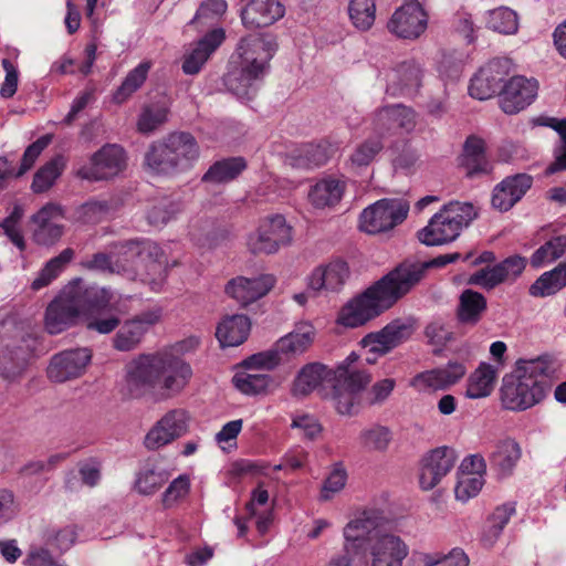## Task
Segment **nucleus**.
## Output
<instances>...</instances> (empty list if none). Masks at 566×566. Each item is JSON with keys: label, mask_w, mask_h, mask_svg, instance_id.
I'll return each mask as SVG.
<instances>
[{"label": "nucleus", "mask_w": 566, "mask_h": 566, "mask_svg": "<svg viewBox=\"0 0 566 566\" xmlns=\"http://www.w3.org/2000/svg\"><path fill=\"white\" fill-rule=\"evenodd\" d=\"M343 551L354 554L358 566H403L410 551L375 510L355 514L343 527Z\"/></svg>", "instance_id": "1"}, {"label": "nucleus", "mask_w": 566, "mask_h": 566, "mask_svg": "<svg viewBox=\"0 0 566 566\" xmlns=\"http://www.w3.org/2000/svg\"><path fill=\"white\" fill-rule=\"evenodd\" d=\"M125 369L130 394L153 392L163 399L180 394L192 377L190 365L170 352L139 355Z\"/></svg>", "instance_id": "2"}, {"label": "nucleus", "mask_w": 566, "mask_h": 566, "mask_svg": "<svg viewBox=\"0 0 566 566\" xmlns=\"http://www.w3.org/2000/svg\"><path fill=\"white\" fill-rule=\"evenodd\" d=\"M419 269L412 265H397L345 305L337 322L345 327L355 328L377 317L415 287Z\"/></svg>", "instance_id": "3"}, {"label": "nucleus", "mask_w": 566, "mask_h": 566, "mask_svg": "<svg viewBox=\"0 0 566 566\" xmlns=\"http://www.w3.org/2000/svg\"><path fill=\"white\" fill-rule=\"evenodd\" d=\"M419 269L412 265H397L345 305L337 322L345 327L355 328L377 317L415 287Z\"/></svg>", "instance_id": "4"}, {"label": "nucleus", "mask_w": 566, "mask_h": 566, "mask_svg": "<svg viewBox=\"0 0 566 566\" xmlns=\"http://www.w3.org/2000/svg\"><path fill=\"white\" fill-rule=\"evenodd\" d=\"M555 371L554 361L548 355L518 358L513 369L502 378V407L520 412L538 405L545 399Z\"/></svg>", "instance_id": "5"}, {"label": "nucleus", "mask_w": 566, "mask_h": 566, "mask_svg": "<svg viewBox=\"0 0 566 566\" xmlns=\"http://www.w3.org/2000/svg\"><path fill=\"white\" fill-rule=\"evenodd\" d=\"M276 48L270 34L258 33L242 38L237 46L238 60L232 57L223 78L227 90L240 99L253 98Z\"/></svg>", "instance_id": "6"}, {"label": "nucleus", "mask_w": 566, "mask_h": 566, "mask_svg": "<svg viewBox=\"0 0 566 566\" xmlns=\"http://www.w3.org/2000/svg\"><path fill=\"white\" fill-rule=\"evenodd\" d=\"M199 155V145L191 134L174 132L149 146L145 164L154 174L174 176L190 169Z\"/></svg>", "instance_id": "7"}, {"label": "nucleus", "mask_w": 566, "mask_h": 566, "mask_svg": "<svg viewBox=\"0 0 566 566\" xmlns=\"http://www.w3.org/2000/svg\"><path fill=\"white\" fill-rule=\"evenodd\" d=\"M476 217L473 205L452 201L432 216L428 224L418 231V239L428 247L443 245L454 241Z\"/></svg>", "instance_id": "8"}, {"label": "nucleus", "mask_w": 566, "mask_h": 566, "mask_svg": "<svg viewBox=\"0 0 566 566\" xmlns=\"http://www.w3.org/2000/svg\"><path fill=\"white\" fill-rule=\"evenodd\" d=\"M357 359L358 356L352 353L334 371L331 400L336 411L343 416L359 412L363 406L361 392L371 380L368 371L353 365Z\"/></svg>", "instance_id": "9"}, {"label": "nucleus", "mask_w": 566, "mask_h": 566, "mask_svg": "<svg viewBox=\"0 0 566 566\" xmlns=\"http://www.w3.org/2000/svg\"><path fill=\"white\" fill-rule=\"evenodd\" d=\"M292 241V227L284 216L271 214L261 218L254 230L247 234L245 245L252 254H274Z\"/></svg>", "instance_id": "10"}, {"label": "nucleus", "mask_w": 566, "mask_h": 566, "mask_svg": "<svg viewBox=\"0 0 566 566\" xmlns=\"http://www.w3.org/2000/svg\"><path fill=\"white\" fill-rule=\"evenodd\" d=\"M409 211L403 199H381L366 208L360 214L359 228L370 234L388 231L401 223Z\"/></svg>", "instance_id": "11"}, {"label": "nucleus", "mask_w": 566, "mask_h": 566, "mask_svg": "<svg viewBox=\"0 0 566 566\" xmlns=\"http://www.w3.org/2000/svg\"><path fill=\"white\" fill-rule=\"evenodd\" d=\"M127 166V156L123 147L106 144L77 170V176L90 181L111 179L120 174Z\"/></svg>", "instance_id": "12"}, {"label": "nucleus", "mask_w": 566, "mask_h": 566, "mask_svg": "<svg viewBox=\"0 0 566 566\" xmlns=\"http://www.w3.org/2000/svg\"><path fill=\"white\" fill-rule=\"evenodd\" d=\"M388 31L403 40L420 38L428 28V13L417 0H405L391 14Z\"/></svg>", "instance_id": "13"}, {"label": "nucleus", "mask_w": 566, "mask_h": 566, "mask_svg": "<svg viewBox=\"0 0 566 566\" xmlns=\"http://www.w3.org/2000/svg\"><path fill=\"white\" fill-rule=\"evenodd\" d=\"M511 67L512 62L506 57H497L488 62L471 78L469 94L480 101L493 97L502 88Z\"/></svg>", "instance_id": "14"}, {"label": "nucleus", "mask_w": 566, "mask_h": 566, "mask_svg": "<svg viewBox=\"0 0 566 566\" xmlns=\"http://www.w3.org/2000/svg\"><path fill=\"white\" fill-rule=\"evenodd\" d=\"M163 317L160 306H151L124 322L117 331L113 345L117 350L129 352L135 349L150 327L158 324Z\"/></svg>", "instance_id": "15"}, {"label": "nucleus", "mask_w": 566, "mask_h": 566, "mask_svg": "<svg viewBox=\"0 0 566 566\" xmlns=\"http://www.w3.org/2000/svg\"><path fill=\"white\" fill-rule=\"evenodd\" d=\"M190 417L184 409L166 412L147 432L144 444L148 450H158L185 436L189 430Z\"/></svg>", "instance_id": "16"}, {"label": "nucleus", "mask_w": 566, "mask_h": 566, "mask_svg": "<svg viewBox=\"0 0 566 566\" xmlns=\"http://www.w3.org/2000/svg\"><path fill=\"white\" fill-rule=\"evenodd\" d=\"M412 332L411 324L401 319H395L381 331L366 335L360 343L373 355L366 357L367 363L374 364L378 355H385L408 340Z\"/></svg>", "instance_id": "17"}, {"label": "nucleus", "mask_w": 566, "mask_h": 566, "mask_svg": "<svg viewBox=\"0 0 566 566\" xmlns=\"http://www.w3.org/2000/svg\"><path fill=\"white\" fill-rule=\"evenodd\" d=\"M275 283L276 279L272 274H259L251 277L239 275L228 281L224 293L241 307H248L266 296Z\"/></svg>", "instance_id": "18"}, {"label": "nucleus", "mask_w": 566, "mask_h": 566, "mask_svg": "<svg viewBox=\"0 0 566 566\" xmlns=\"http://www.w3.org/2000/svg\"><path fill=\"white\" fill-rule=\"evenodd\" d=\"M373 123L375 132L379 135H402L416 128L417 116L412 108L394 104L378 109Z\"/></svg>", "instance_id": "19"}, {"label": "nucleus", "mask_w": 566, "mask_h": 566, "mask_svg": "<svg viewBox=\"0 0 566 566\" xmlns=\"http://www.w3.org/2000/svg\"><path fill=\"white\" fill-rule=\"evenodd\" d=\"M455 461V452L449 447H440L427 453L421 460L420 488L432 490L452 470Z\"/></svg>", "instance_id": "20"}, {"label": "nucleus", "mask_w": 566, "mask_h": 566, "mask_svg": "<svg viewBox=\"0 0 566 566\" xmlns=\"http://www.w3.org/2000/svg\"><path fill=\"white\" fill-rule=\"evenodd\" d=\"M465 374L464 365L452 361L439 368H433L415 375L409 380V387L418 392H431L447 389L458 382Z\"/></svg>", "instance_id": "21"}, {"label": "nucleus", "mask_w": 566, "mask_h": 566, "mask_svg": "<svg viewBox=\"0 0 566 566\" xmlns=\"http://www.w3.org/2000/svg\"><path fill=\"white\" fill-rule=\"evenodd\" d=\"M92 358L88 348L64 350L52 357L48 367V376L51 380L63 382L80 377Z\"/></svg>", "instance_id": "22"}, {"label": "nucleus", "mask_w": 566, "mask_h": 566, "mask_svg": "<svg viewBox=\"0 0 566 566\" xmlns=\"http://www.w3.org/2000/svg\"><path fill=\"white\" fill-rule=\"evenodd\" d=\"M537 83L524 76H513L503 86L500 104L506 114H516L527 107L536 97Z\"/></svg>", "instance_id": "23"}, {"label": "nucleus", "mask_w": 566, "mask_h": 566, "mask_svg": "<svg viewBox=\"0 0 566 566\" xmlns=\"http://www.w3.org/2000/svg\"><path fill=\"white\" fill-rule=\"evenodd\" d=\"M63 219V209L54 203L42 207L33 217V238L38 244L52 245L57 242L64 232L60 223Z\"/></svg>", "instance_id": "24"}, {"label": "nucleus", "mask_w": 566, "mask_h": 566, "mask_svg": "<svg viewBox=\"0 0 566 566\" xmlns=\"http://www.w3.org/2000/svg\"><path fill=\"white\" fill-rule=\"evenodd\" d=\"M80 313L70 292L64 287L46 308L45 329L52 335L60 334L75 323Z\"/></svg>", "instance_id": "25"}, {"label": "nucleus", "mask_w": 566, "mask_h": 566, "mask_svg": "<svg viewBox=\"0 0 566 566\" xmlns=\"http://www.w3.org/2000/svg\"><path fill=\"white\" fill-rule=\"evenodd\" d=\"M533 185L532 176L517 174L504 178L492 193V206L500 211L512 209Z\"/></svg>", "instance_id": "26"}, {"label": "nucleus", "mask_w": 566, "mask_h": 566, "mask_svg": "<svg viewBox=\"0 0 566 566\" xmlns=\"http://www.w3.org/2000/svg\"><path fill=\"white\" fill-rule=\"evenodd\" d=\"M349 277V268L346 262L335 260L327 264L316 266L308 275V287L315 292L339 291Z\"/></svg>", "instance_id": "27"}, {"label": "nucleus", "mask_w": 566, "mask_h": 566, "mask_svg": "<svg viewBox=\"0 0 566 566\" xmlns=\"http://www.w3.org/2000/svg\"><path fill=\"white\" fill-rule=\"evenodd\" d=\"M422 69L415 61H406L387 74V92L392 95H411L421 85Z\"/></svg>", "instance_id": "28"}, {"label": "nucleus", "mask_w": 566, "mask_h": 566, "mask_svg": "<svg viewBox=\"0 0 566 566\" xmlns=\"http://www.w3.org/2000/svg\"><path fill=\"white\" fill-rule=\"evenodd\" d=\"M285 13L279 0H250L241 11V19L247 28H262L273 24Z\"/></svg>", "instance_id": "29"}, {"label": "nucleus", "mask_w": 566, "mask_h": 566, "mask_svg": "<svg viewBox=\"0 0 566 566\" xmlns=\"http://www.w3.org/2000/svg\"><path fill=\"white\" fill-rule=\"evenodd\" d=\"M112 249V253L115 261H119L124 264H128L132 266L135 277L137 276L136 272V261H145L146 258H156L160 254V247L148 240H128L114 242L109 244Z\"/></svg>", "instance_id": "30"}, {"label": "nucleus", "mask_w": 566, "mask_h": 566, "mask_svg": "<svg viewBox=\"0 0 566 566\" xmlns=\"http://www.w3.org/2000/svg\"><path fill=\"white\" fill-rule=\"evenodd\" d=\"M338 146L329 140L302 145L294 150L291 159L297 168H317L325 165L337 151Z\"/></svg>", "instance_id": "31"}, {"label": "nucleus", "mask_w": 566, "mask_h": 566, "mask_svg": "<svg viewBox=\"0 0 566 566\" xmlns=\"http://www.w3.org/2000/svg\"><path fill=\"white\" fill-rule=\"evenodd\" d=\"M224 36L226 35L223 29H213L201 40H199L197 46L187 53L184 57V73L188 75H195L199 73L210 55L216 51L218 46L221 45Z\"/></svg>", "instance_id": "32"}, {"label": "nucleus", "mask_w": 566, "mask_h": 566, "mask_svg": "<svg viewBox=\"0 0 566 566\" xmlns=\"http://www.w3.org/2000/svg\"><path fill=\"white\" fill-rule=\"evenodd\" d=\"M346 181L342 178L328 176L318 180L310 190L308 199L318 209L335 207L343 198Z\"/></svg>", "instance_id": "33"}, {"label": "nucleus", "mask_w": 566, "mask_h": 566, "mask_svg": "<svg viewBox=\"0 0 566 566\" xmlns=\"http://www.w3.org/2000/svg\"><path fill=\"white\" fill-rule=\"evenodd\" d=\"M332 379V371L319 363L305 365L296 375L291 392L294 397H306Z\"/></svg>", "instance_id": "34"}, {"label": "nucleus", "mask_w": 566, "mask_h": 566, "mask_svg": "<svg viewBox=\"0 0 566 566\" xmlns=\"http://www.w3.org/2000/svg\"><path fill=\"white\" fill-rule=\"evenodd\" d=\"M65 289L81 313L92 307H104L112 298L107 289L88 286L82 280L73 281Z\"/></svg>", "instance_id": "35"}, {"label": "nucleus", "mask_w": 566, "mask_h": 566, "mask_svg": "<svg viewBox=\"0 0 566 566\" xmlns=\"http://www.w3.org/2000/svg\"><path fill=\"white\" fill-rule=\"evenodd\" d=\"M521 457L522 449L520 443L513 438H504L495 443L489 460L500 475L509 476L517 465Z\"/></svg>", "instance_id": "36"}, {"label": "nucleus", "mask_w": 566, "mask_h": 566, "mask_svg": "<svg viewBox=\"0 0 566 566\" xmlns=\"http://www.w3.org/2000/svg\"><path fill=\"white\" fill-rule=\"evenodd\" d=\"M499 365L481 363L467 380L465 397L481 399L491 395L499 376Z\"/></svg>", "instance_id": "37"}, {"label": "nucleus", "mask_w": 566, "mask_h": 566, "mask_svg": "<svg viewBox=\"0 0 566 566\" xmlns=\"http://www.w3.org/2000/svg\"><path fill=\"white\" fill-rule=\"evenodd\" d=\"M315 328L307 322L300 323L295 328L281 337L277 343V350L286 357H295L304 354L313 344Z\"/></svg>", "instance_id": "38"}, {"label": "nucleus", "mask_w": 566, "mask_h": 566, "mask_svg": "<svg viewBox=\"0 0 566 566\" xmlns=\"http://www.w3.org/2000/svg\"><path fill=\"white\" fill-rule=\"evenodd\" d=\"M356 440L358 447L366 452L385 453L394 441V432L388 426L374 422L365 426Z\"/></svg>", "instance_id": "39"}, {"label": "nucleus", "mask_w": 566, "mask_h": 566, "mask_svg": "<svg viewBox=\"0 0 566 566\" xmlns=\"http://www.w3.org/2000/svg\"><path fill=\"white\" fill-rule=\"evenodd\" d=\"M251 328V322L243 314H235L223 318L216 332V336L221 346H238L242 344Z\"/></svg>", "instance_id": "40"}, {"label": "nucleus", "mask_w": 566, "mask_h": 566, "mask_svg": "<svg viewBox=\"0 0 566 566\" xmlns=\"http://www.w3.org/2000/svg\"><path fill=\"white\" fill-rule=\"evenodd\" d=\"M566 287V259L554 269L541 274L530 287L534 297H547L557 294Z\"/></svg>", "instance_id": "41"}, {"label": "nucleus", "mask_w": 566, "mask_h": 566, "mask_svg": "<svg viewBox=\"0 0 566 566\" xmlns=\"http://www.w3.org/2000/svg\"><path fill=\"white\" fill-rule=\"evenodd\" d=\"M259 369H247L237 371L232 378L234 387L242 394L255 396L265 394L273 384L269 374L259 373Z\"/></svg>", "instance_id": "42"}, {"label": "nucleus", "mask_w": 566, "mask_h": 566, "mask_svg": "<svg viewBox=\"0 0 566 566\" xmlns=\"http://www.w3.org/2000/svg\"><path fill=\"white\" fill-rule=\"evenodd\" d=\"M74 258V250L66 248L61 253L50 259L39 272L38 276L33 280L31 287L34 291H39L50 285L56 280L60 274L66 269L67 264Z\"/></svg>", "instance_id": "43"}, {"label": "nucleus", "mask_w": 566, "mask_h": 566, "mask_svg": "<svg viewBox=\"0 0 566 566\" xmlns=\"http://www.w3.org/2000/svg\"><path fill=\"white\" fill-rule=\"evenodd\" d=\"M462 165L467 174L473 177L489 171V164L484 154V142L475 136H470L463 148Z\"/></svg>", "instance_id": "44"}, {"label": "nucleus", "mask_w": 566, "mask_h": 566, "mask_svg": "<svg viewBox=\"0 0 566 566\" xmlns=\"http://www.w3.org/2000/svg\"><path fill=\"white\" fill-rule=\"evenodd\" d=\"M169 104L167 99L145 105L137 120V129L143 134L155 132L168 120Z\"/></svg>", "instance_id": "45"}, {"label": "nucleus", "mask_w": 566, "mask_h": 566, "mask_svg": "<svg viewBox=\"0 0 566 566\" xmlns=\"http://www.w3.org/2000/svg\"><path fill=\"white\" fill-rule=\"evenodd\" d=\"M245 168L241 157L228 158L213 164L203 175L202 180L212 184L228 182L240 175Z\"/></svg>", "instance_id": "46"}, {"label": "nucleus", "mask_w": 566, "mask_h": 566, "mask_svg": "<svg viewBox=\"0 0 566 566\" xmlns=\"http://www.w3.org/2000/svg\"><path fill=\"white\" fill-rule=\"evenodd\" d=\"M566 252V234L551 238L531 255L530 262L533 268H541L553 263Z\"/></svg>", "instance_id": "47"}, {"label": "nucleus", "mask_w": 566, "mask_h": 566, "mask_svg": "<svg viewBox=\"0 0 566 566\" xmlns=\"http://www.w3.org/2000/svg\"><path fill=\"white\" fill-rule=\"evenodd\" d=\"M485 306L486 302L482 294L472 290H465L460 296L459 321L465 324H475L480 319Z\"/></svg>", "instance_id": "48"}, {"label": "nucleus", "mask_w": 566, "mask_h": 566, "mask_svg": "<svg viewBox=\"0 0 566 566\" xmlns=\"http://www.w3.org/2000/svg\"><path fill=\"white\" fill-rule=\"evenodd\" d=\"M84 266L90 270H96L107 273L120 274L129 280L135 279V273L130 265L124 264L118 260L115 261L112 249L109 248L108 253L98 252L95 253L90 260L85 261Z\"/></svg>", "instance_id": "49"}, {"label": "nucleus", "mask_w": 566, "mask_h": 566, "mask_svg": "<svg viewBox=\"0 0 566 566\" xmlns=\"http://www.w3.org/2000/svg\"><path fill=\"white\" fill-rule=\"evenodd\" d=\"M145 273L140 274V281L148 285L151 291L160 292L166 283L167 266L164 258V252L160 249V254L156 258H146Z\"/></svg>", "instance_id": "50"}, {"label": "nucleus", "mask_w": 566, "mask_h": 566, "mask_svg": "<svg viewBox=\"0 0 566 566\" xmlns=\"http://www.w3.org/2000/svg\"><path fill=\"white\" fill-rule=\"evenodd\" d=\"M151 67L149 62H142L133 69L124 78L122 85L114 94V101L118 104L128 99L145 83Z\"/></svg>", "instance_id": "51"}, {"label": "nucleus", "mask_w": 566, "mask_h": 566, "mask_svg": "<svg viewBox=\"0 0 566 566\" xmlns=\"http://www.w3.org/2000/svg\"><path fill=\"white\" fill-rule=\"evenodd\" d=\"M348 14L355 28L361 31L369 30L376 19L375 0H350Z\"/></svg>", "instance_id": "52"}, {"label": "nucleus", "mask_w": 566, "mask_h": 566, "mask_svg": "<svg viewBox=\"0 0 566 566\" xmlns=\"http://www.w3.org/2000/svg\"><path fill=\"white\" fill-rule=\"evenodd\" d=\"M169 480L168 471L146 468L136 478L135 489L139 494L153 495Z\"/></svg>", "instance_id": "53"}, {"label": "nucleus", "mask_w": 566, "mask_h": 566, "mask_svg": "<svg viewBox=\"0 0 566 566\" xmlns=\"http://www.w3.org/2000/svg\"><path fill=\"white\" fill-rule=\"evenodd\" d=\"M486 25L502 34H514L518 30V19L513 10L501 7L488 12Z\"/></svg>", "instance_id": "54"}, {"label": "nucleus", "mask_w": 566, "mask_h": 566, "mask_svg": "<svg viewBox=\"0 0 566 566\" xmlns=\"http://www.w3.org/2000/svg\"><path fill=\"white\" fill-rule=\"evenodd\" d=\"M64 168L61 157L54 158L41 167L34 175L32 189L34 192H43L50 189L60 177Z\"/></svg>", "instance_id": "55"}, {"label": "nucleus", "mask_w": 566, "mask_h": 566, "mask_svg": "<svg viewBox=\"0 0 566 566\" xmlns=\"http://www.w3.org/2000/svg\"><path fill=\"white\" fill-rule=\"evenodd\" d=\"M384 145L379 138H368L359 144L349 157L352 167H366L373 163Z\"/></svg>", "instance_id": "56"}, {"label": "nucleus", "mask_w": 566, "mask_h": 566, "mask_svg": "<svg viewBox=\"0 0 566 566\" xmlns=\"http://www.w3.org/2000/svg\"><path fill=\"white\" fill-rule=\"evenodd\" d=\"M227 7L224 0H205L190 24L209 27L226 12Z\"/></svg>", "instance_id": "57"}, {"label": "nucleus", "mask_w": 566, "mask_h": 566, "mask_svg": "<svg viewBox=\"0 0 566 566\" xmlns=\"http://www.w3.org/2000/svg\"><path fill=\"white\" fill-rule=\"evenodd\" d=\"M190 485V478L187 474L174 479L161 495L163 506L169 509L184 500L189 494Z\"/></svg>", "instance_id": "58"}, {"label": "nucleus", "mask_w": 566, "mask_h": 566, "mask_svg": "<svg viewBox=\"0 0 566 566\" xmlns=\"http://www.w3.org/2000/svg\"><path fill=\"white\" fill-rule=\"evenodd\" d=\"M281 350H277V343L268 350L254 354L242 361V367L247 369H265L275 368L281 361Z\"/></svg>", "instance_id": "59"}, {"label": "nucleus", "mask_w": 566, "mask_h": 566, "mask_svg": "<svg viewBox=\"0 0 566 566\" xmlns=\"http://www.w3.org/2000/svg\"><path fill=\"white\" fill-rule=\"evenodd\" d=\"M423 566H469V557L461 548H453L448 554H429L423 556Z\"/></svg>", "instance_id": "60"}, {"label": "nucleus", "mask_w": 566, "mask_h": 566, "mask_svg": "<svg viewBox=\"0 0 566 566\" xmlns=\"http://www.w3.org/2000/svg\"><path fill=\"white\" fill-rule=\"evenodd\" d=\"M483 485L484 479L482 475L463 474L455 486V497L461 502H467L476 496Z\"/></svg>", "instance_id": "61"}, {"label": "nucleus", "mask_w": 566, "mask_h": 566, "mask_svg": "<svg viewBox=\"0 0 566 566\" xmlns=\"http://www.w3.org/2000/svg\"><path fill=\"white\" fill-rule=\"evenodd\" d=\"M291 428L298 430L304 438L310 440L316 439L323 430L319 421L310 413L293 415Z\"/></svg>", "instance_id": "62"}, {"label": "nucleus", "mask_w": 566, "mask_h": 566, "mask_svg": "<svg viewBox=\"0 0 566 566\" xmlns=\"http://www.w3.org/2000/svg\"><path fill=\"white\" fill-rule=\"evenodd\" d=\"M346 481V470L340 464H336L322 486V500H331L336 493L340 492L345 488Z\"/></svg>", "instance_id": "63"}, {"label": "nucleus", "mask_w": 566, "mask_h": 566, "mask_svg": "<svg viewBox=\"0 0 566 566\" xmlns=\"http://www.w3.org/2000/svg\"><path fill=\"white\" fill-rule=\"evenodd\" d=\"M77 531L74 525L65 526L61 530H52L49 532L46 542L61 552L69 551L75 543Z\"/></svg>", "instance_id": "64"}]
</instances>
